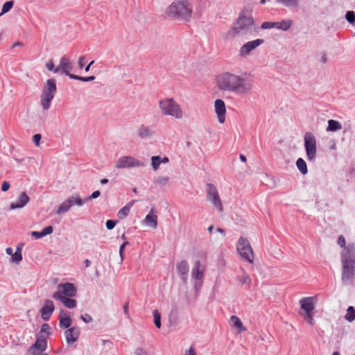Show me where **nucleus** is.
Wrapping results in <instances>:
<instances>
[{
	"label": "nucleus",
	"instance_id": "f257e3e1",
	"mask_svg": "<svg viewBox=\"0 0 355 355\" xmlns=\"http://www.w3.org/2000/svg\"><path fill=\"white\" fill-rule=\"evenodd\" d=\"M216 81L220 90L239 96L250 95L254 87V80L247 73L225 71L217 77Z\"/></svg>",
	"mask_w": 355,
	"mask_h": 355
},
{
	"label": "nucleus",
	"instance_id": "f03ea898",
	"mask_svg": "<svg viewBox=\"0 0 355 355\" xmlns=\"http://www.w3.org/2000/svg\"><path fill=\"white\" fill-rule=\"evenodd\" d=\"M337 244L343 248L340 253L342 282L344 285L353 284L355 280V245L352 243L346 245L343 235L338 236Z\"/></svg>",
	"mask_w": 355,
	"mask_h": 355
},
{
	"label": "nucleus",
	"instance_id": "7ed1b4c3",
	"mask_svg": "<svg viewBox=\"0 0 355 355\" xmlns=\"http://www.w3.org/2000/svg\"><path fill=\"white\" fill-rule=\"evenodd\" d=\"M193 6L189 0H174L166 8L168 17L189 21L192 17Z\"/></svg>",
	"mask_w": 355,
	"mask_h": 355
},
{
	"label": "nucleus",
	"instance_id": "20e7f679",
	"mask_svg": "<svg viewBox=\"0 0 355 355\" xmlns=\"http://www.w3.org/2000/svg\"><path fill=\"white\" fill-rule=\"evenodd\" d=\"M257 27L252 17L240 15L234 26L224 34L226 40L235 37L238 35L253 33Z\"/></svg>",
	"mask_w": 355,
	"mask_h": 355
},
{
	"label": "nucleus",
	"instance_id": "39448f33",
	"mask_svg": "<svg viewBox=\"0 0 355 355\" xmlns=\"http://www.w3.org/2000/svg\"><path fill=\"white\" fill-rule=\"evenodd\" d=\"M159 107L164 115H168L180 119L183 114L180 105L173 98H166L159 102Z\"/></svg>",
	"mask_w": 355,
	"mask_h": 355
},
{
	"label": "nucleus",
	"instance_id": "423d86ee",
	"mask_svg": "<svg viewBox=\"0 0 355 355\" xmlns=\"http://www.w3.org/2000/svg\"><path fill=\"white\" fill-rule=\"evenodd\" d=\"M236 249L239 254L245 260L250 263H253L254 252L248 239L243 236L240 237L237 242Z\"/></svg>",
	"mask_w": 355,
	"mask_h": 355
},
{
	"label": "nucleus",
	"instance_id": "0eeeda50",
	"mask_svg": "<svg viewBox=\"0 0 355 355\" xmlns=\"http://www.w3.org/2000/svg\"><path fill=\"white\" fill-rule=\"evenodd\" d=\"M304 139L307 159L310 162H314L317 152L315 137L313 133L307 132L304 135Z\"/></svg>",
	"mask_w": 355,
	"mask_h": 355
},
{
	"label": "nucleus",
	"instance_id": "6e6552de",
	"mask_svg": "<svg viewBox=\"0 0 355 355\" xmlns=\"http://www.w3.org/2000/svg\"><path fill=\"white\" fill-rule=\"evenodd\" d=\"M144 163L132 156L120 157L115 163L114 167L118 169L144 167Z\"/></svg>",
	"mask_w": 355,
	"mask_h": 355
},
{
	"label": "nucleus",
	"instance_id": "1a4fd4ad",
	"mask_svg": "<svg viewBox=\"0 0 355 355\" xmlns=\"http://www.w3.org/2000/svg\"><path fill=\"white\" fill-rule=\"evenodd\" d=\"M207 200L211 202V204L220 211H223V207L218 192L216 187L211 184L207 183Z\"/></svg>",
	"mask_w": 355,
	"mask_h": 355
},
{
	"label": "nucleus",
	"instance_id": "9d476101",
	"mask_svg": "<svg viewBox=\"0 0 355 355\" xmlns=\"http://www.w3.org/2000/svg\"><path fill=\"white\" fill-rule=\"evenodd\" d=\"M85 202V200L80 198L79 196H69L66 200H64L58 207V210L56 211V214L58 215L63 214L71 209V207L76 205L79 207L83 205V204Z\"/></svg>",
	"mask_w": 355,
	"mask_h": 355
},
{
	"label": "nucleus",
	"instance_id": "9b49d317",
	"mask_svg": "<svg viewBox=\"0 0 355 355\" xmlns=\"http://www.w3.org/2000/svg\"><path fill=\"white\" fill-rule=\"evenodd\" d=\"M293 21L291 19H284L281 21H265L262 23L261 28L262 29L277 28L284 31H288L292 26Z\"/></svg>",
	"mask_w": 355,
	"mask_h": 355
},
{
	"label": "nucleus",
	"instance_id": "f8f14e48",
	"mask_svg": "<svg viewBox=\"0 0 355 355\" xmlns=\"http://www.w3.org/2000/svg\"><path fill=\"white\" fill-rule=\"evenodd\" d=\"M72 69L73 64L70 59L67 57L63 56L60 58L58 66L55 67V69H54V73L64 74L70 78L71 75H73L70 73Z\"/></svg>",
	"mask_w": 355,
	"mask_h": 355
},
{
	"label": "nucleus",
	"instance_id": "ddd939ff",
	"mask_svg": "<svg viewBox=\"0 0 355 355\" xmlns=\"http://www.w3.org/2000/svg\"><path fill=\"white\" fill-rule=\"evenodd\" d=\"M264 42L263 39H257L244 44L239 50L240 57L244 58L248 55L254 49Z\"/></svg>",
	"mask_w": 355,
	"mask_h": 355
},
{
	"label": "nucleus",
	"instance_id": "4468645a",
	"mask_svg": "<svg viewBox=\"0 0 355 355\" xmlns=\"http://www.w3.org/2000/svg\"><path fill=\"white\" fill-rule=\"evenodd\" d=\"M77 290L71 283H62L58 286V291L54 293H60L65 297H72L76 295Z\"/></svg>",
	"mask_w": 355,
	"mask_h": 355
},
{
	"label": "nucleus",
	"instance_id": "2eb2a0df",
	"mask_svg": "<svg viewBox=\"0 0 355 355\" xmlns=\"http://www.w3.org/2000/svg\"><path fill=\"white\" fill-rule=\"evenodd\" d=\"M47 347L46 338L42 335H38L35 343L30 347L28 352L37 355L36 350L44 351Z\"/></svg>",
	"mask_w": 355,
	"mask_h": 355
},
{
	"label": "nucleus",
	"instance_id": "dca6fc26",
	"mask_svg": "<svg viewBox=\"0 0 355 355\" xmlns=\"http://www.w3.org/2000/svg\"><path fill=\"white\" fill-rule=\"evenodd\" d=\"M214 108L218 122L223 123L225 121L226 114V107L224 101L221 99L216 100L214 102Z\"/></svg>",
	"mask_w": 355,
	"mask_h": 355
},
{
	"label": "nucleus",
	"instance_id": "f3484780",
	"mask_svg": "<svg viewBox=\"0 0 355 355\" xmlns=\"http://www.w3.org/2000/svg\"><path fill=\"white\" fill-rule=\"evenodd\" d=\"M55 309L53 302L51 300H46L44 304L40 310L41 317L45 320L48 321Z\"/></svg>",
	"mask_w": 355,
	"mask_h": 355
},
{
	"label": "nucleus",
	"instance_id": "a211bd4d",
	"mask_svg": "<svg viewBox=\"0 0 355 355\" xmlns=\"http://www.w3.org/2000/svg\"><path fill=\"white\" fill-rule=\"evenodd\" d=\"M315 297H306L300 300L301 309L305 312H313L315 309Z\"/></svg>",
	"mask_w": 355,
	"mask_h": 355
},
{
	"label": "nucleus",
	"instance_id": "6ab92c4d",
	"mask_svg": "<svg viewBox=\"0 0 355 355\" xmlns=\"http://www.w3.org/2000/svg\"><path fill=\"white\" fill-rule=\"evenodd\" d=\"M80 328L73 327L67 329L64 332L65 338L68 344H72L76 342L80 336Z\"/></svg>",
	"mask_w": 355,
	"mask_h": 355
},
{
	"label": "nucleus",
	"instance_id": "aec40b11",
	"mask_svg": "<svg viewBox=\"0 0 355 355\" xmlns=\"http://www.w3.org/2000/svg\"><path fill=\"white\" fill-rule=\"evenodd\" d=\"M52 297L55 300L61 301L64 306L68 309H73L77 305L76 300L71 299L69 297H65L60 293H53Z\"/></svg>",
	"mask_w": 355,
	"mask_h": 355
},
{
	"label": "nucleus",
	"instance_id": "412c9836",
	"mask_svg": "<svg viewBox=\"0 0 355 355\" xmlns=\"http://www.w3.org/2000/svg\"><path fill=\"white\" fill-rule=\"evenodd\" d=\"M30 198L26 192H21L18 197L17 201L16 202H12L10 205V209H15L23 208L26 206L29 202Z\"/></svg>",
	"mask_w": 355,
	"mask_h": 355
},
{
	"label": "nucleus",
	"instance_id": "4be33fe9",
	"mask_svg": "<svg viewBox=\"0 0 355 355\" xmlns=\"http://www.w3.org/2000/svg\"><path fill=\"white\" fill-rule=\"evenodd\" d=\"M205 266L200 263V261H196L191 270V277L195 280H201L203 278Z\"/></svg>",
	"mask_w": 355,
	"mask_h": 355
},
{
	"label": "nucleus",
	"instance_id": "5701e85b",
	"mask_svg": "<svg viewBox=\"0 0 355 355\" xmlns=\"http://www.w3.org/2000/svg\"><path fill=\"white\" fill-rule=\"evenodd\" d=\"M58 319L59 326L62 329H67L71 325L72 320L64 310L60 311Z\"/></svg>",
	"mask_w": 355,
	"mask_h": 355
},
{
	"label": "nucleus",
	"instance_id": "b1692460",
	"mask_svg": "<svg viewBox=\"0 0 355 355\" xmlns=\"http://www.w3.org/2000/svg\"><path fill=\"white\" fill-rule=\"evenodd\" d=\"M144 223L153 227L156 228L157 226V216L155 214V209L152 207L148 214L146 215Z\"/></svg>",
	"mask_w": 355,
	"mask_h": 355
},
{
	"label": "nucleus",
	"instance_id": "393cba45",
	"mask_svg": "<svg viewBox=\"0 0 355 355\" xmlns=\"http://www.w3.org/2000/svg\"><path fill=\"white\" fill-rule=\"evenodd\" d=\"M178 272L182 276V279L186 281L187 275L189 270V263L185 260H182L176 265Z\"/></svg>",
	"mask_w": 355,
	"mask_h": 355
},
{
	"label": "nucleus",
	"instance_id": "a878e982",
	"mask_svg": "<svg viewBox=\"0 0 355 355\" xmlns=\"http://www.w3.org/2000/svg\"><path fill=\"white\" fill-rule=\"evenodd\" d=\"M138 136L141 139H148L154 135L152 127L141 125L137 131Z\"/></svg>",
	"mask_w": 355,
	"mask_h": 355
},
{
	"label": "nucleus",
	"instance_id": "bb28decb",
	"mask_svg": "<svg viewBox=\"0 0 355 355\" xmlns=\"http://www.w3.org/2000/svg\"><path fill=\"white\" fill-rule=\"evenodd\" d=\"M136 200H132L127 203V205H125L123 208H121L117 213L118 218L119 219H123L127 217L130 214L131 207L136 202Z\"/></svg>",
	"mask_w": 355,
	"mask_h": 355
},
{
	"label": "nucleus",
	"instance_id": "cd10ccee",
	"mask_svg": "<svg viewBox=\"0 0 355 355\" xmlns=\"http://www.w3.org/2000/svg\"><path fill=\"white\" fill-rule=\"evenodd\" d=\"M56 90L57 87L55 80L54 79H48L42 92L55 95Z\"/></svg>",
	"mask_w": 355,
	"mask_h": 355
},
{
	"label": "nucleus",
	"instance_id": "c85d7f7f",
	"mask_svg": "<svg viewBox=\"0 0 355 355\" xmlns=\"http://www.w3.org/2000/svg\"><path fill=\"white\" fill-rule=\"evenodd\" d=\"M275 1L287 8H297L300 4L299 0H275Z\"/></svg>",
	"mask_w": 355,
	"mask_h": 355
},
{
	"label": "nucleus",
	"instance_id": "c756f323",
	"mask_svg": "<svg viewBox=\"0 0 355 355\" xmlns=\"http://www.w3.org/2000/svg\"><path fill=\"white\" fill-rule=\"evenodd\" d=\"M342 128V125L340 122L330 119L328 121V126L327 131H337Z\"/></svg>",
	"mask_w": 355,
	"mask_h": 355
},
{
	"label": "nucleus",
	"instance_id": "7c9ffc66",
	"mask_svg": "<svg viewBox=\"0 0 355 355\" xmlns=\"http://www.w3.org/2000/svg\"><path fill=\"white\" fill-rule=\"evenodd\" d=\"M296 166L302 174L305 175L307 173V166L305 161L302 158L297 159L296 162Z\"/></svg>",
	"mask_w": 355,
	"mask_h": 355
},
{
	"label": "nucleus",
	"instance_id": "2f4dec72",
	"mask_svg": "<svg viewBox=\"0 0 355 355\" xmlns=\"http://www.w3.org/2000/svg\"><path fill=\"white\" fill-rule=\"evenodd\" d=\"M231 321L232 322L234 326L236 327L240 331H246V328L244 327L241 320L237 316L232 315Z\"/></svg>",
	"mask_w": 355,
	"mask_h": 355
},
{
	"label": "nucleus",
	"instance_id": "473e14b6",
	"mask_svg": "<svg viewBox=\"0 0 355 355\" xmlns=\"http://www.w3.org/2000/svg\"><path fill=\"white\" fill-rule=\"evenodd\" d=\"M345 319L349 322H352L355 320V309L354 306H350L347 308Z\"/></svg>",
	"mask_w": 355,
	"mask_h": 355
},
{
	"label": "nucleus",
	"instance_id": "72a5a7b5",
	"mask_svg": "<svg viewBox=\"0 0 355 355\" xmlns=\"http://www.w3.org/2000/svg\"><path fill=\"white\" fill-rule=\"evenodd\" d=\"M12 261L19 263L22 260V254H21V247L18 245L17 249L13 254H12Z\"/></svg>",
	"mask_w": 355,
	"mask_h": 355
},
{
	"label": "nucleus",
	"instance_id": "f704fd0d",
	"mask_svg": "<svg viewBox=\"0 0 355 355\" xmlns=\"http://www.w3.org/2000/svg\"><path fill=\"white\" fill-rule=\"evenodd\" d=\"M161 164V157L160 156H152L151 157V165L154 171H157Z\"/></svg>",
	"mask_w": 355,
	"mask_h": 355
},
{
	"label": "nucleus",
	"instance_id": "c9c22d12",
	"mask_svg": "<svg viewBox=\"0 0 355 355\" xmlns=\"http://www.w3.org/2000/svg\"><path fill=\"white\" fill-rule=\"evenodd\" d=\"M300 314L304 316V319L311 326H313L315 324V321L313 319V311L300 313Z\"/></svg>",
	"mask_w": 355,
	"mask_h": 355
},
{
	"label": "nucleus",
	"instance_id": "e433bc0d",
	"mask_svg": "<svg viewBox=\"0 0 355 355\" xmlns=\"http://www.w3.org/2000/svg\"><path fill=\"white\" fill-rule=\"evenodd\" d=\"M70 78L73 80H78L83 82H89L94 80L95 79V76H91L88 77H83L77 75H71Z\"/></svg>",
	"mask_w": 355,
	"mask_h": 355
},
{
	"label": "nucleus",
	"instance_id": "4c0bfd02",
	"mask_svg": "<svg viewBox=\"0 0 355 355\" xmlns=\"http://www.w3.org/2000/svg\"><path fill=\"white\" fill-rule=\"evenodd\" d=\"M53 99L40 98V104L43 110H47L51 107V103Z\"/></svg>",
	"mask_w": 355,
	"mask_h": 355
},
{
	"label": "nucleus",
	"instance_id": "58836bf2",
	"mask_svg": "<svg viewBox=\"0 0 355 355\" xmlns=\"http://www.w3.org/2000/svg\"><path fill=\"white\" fill-rule=\"evenodd\" d=\"M154 323L157 328L161 327V315L157 310L153 311Z\"/></svg>",
	"mask_w": 355,
	"mask_h": 355
},
{
	"label": "nucleus",
	"instance_id": "ea45409f",
	"mask_svg": "<svg viewBox=\"0 0 355 355\" xmlns=\"http://www.w3.org/2000/svg\"><path fill=\"white\" fill-rule=\"evenodd\" d=\"M169 181V178L166 176H158L155 180V182L159 184L161 186H165L168 184Z\"/></svg>",
	"mask_w": 355,
	"mask_h": 355
},
{
	"label": "nucleus",
	"instance_id": "a19ab883",
	"mask_svg": "<svg viewBox=\"0 0 355 355\" xmlns=\"http://www.w3.org/2000/svg\"><path fill=\"white\" fill-rule=\"evenodd\" d=\"M13 5H14V1H6L3 5L1 14H4V13L8 12L13 7Z\"/></svg>",
	"mask_w": 355,
	"mask_h": 355
},
{
	"label": "nucleus",
	"instance_id": "79ce46f5",
	"mask_svg": "<svg viewBox=\"0 0 355 355\" xmlns=\"http://www.w3.org/2000/svg\"><path fill=\"white\" fill-rule=\"evenodd\" d=\"M345 18L349 24L352 25L355 24V13L354 11H347Z\"/></svg>",
	"mask_w": 355,
	"mask_h": 355
},
{
	"label": "nucleus",
	"instance_id": "37998d69",
	"mask_svg": "<svg viewBox=\"0 0 355 355\" xmlns=\"http://www.w3.org/2000/svg\"><path fill=\"white\" fill-rule=\"evenodd\" d=\"M238 280L241 285H243L244 284H246V283L251 282V279L250 278L249 275H247V273L245 272H243V275L241 277H239Z\"/></svg>",
	"mask_w": 355,
	"mask_h": 355
},
{
	"label": "nucleus",
	"instance_id": "c03bdc74",
	"mask_svg": "<svg viewBox=\"0 0 355 355\" xmlns=\"http://www.w3.org/2000/svg\"><path fill=\"white\" fill-rule=\"evenodd\" d=\"M42 333L45 334L46 336L51 334V327L49 324L44 323L42 324L40 335H42L41 334Z\"/></svg>",
	"mask_w": 355,
	"mask_h": 355
},
{
	"label": "nucleus",
	"instance_id": "a18cd8bd",
	"mask_svg": "<svg viewBox=\"0 0 355 355\" xmlns=\"http://www.w3.org/2000/svg\"><path fill=\"white\" fill-rule=\"evenodd\" d=\"M118 223L117 220H107L105 225L107 230H112L116 223Z\"/></svg>",
	"mask_w": 355,
	"mask_h": 355
},
{
	"label": "nucleus",
	"instance_id": "49530a36",
	"mask_svg": "<svg viewBox=\"0 0 355 355\" xmlns=\"http://www.w3.org/2000/svg\"><path fill=\"white\" fill-rule=\"evenodd\" d=\"M80 319L82 320H83L85 323H89V322H92V320H93L92 317L88 313L81 315Z\"/></svg>",
	"mask_w": 355,
	"mask_h": 355
},
{
	"label": "nucleus",
	"instance_id": "de8ad7c7",
	"mask_svg": "<svg viewBox=\"0 0 355 355\" xmlns=\"http://www.w3.org/2000/svg\"><path fill=\"white\" fill-rule=\"evenodd\" d=\"M184 355H197L195 347L191 345L188 349L185 350Z\"/></svg>",
	"mask_w": 355,
	"mask_h": 355
},
{
	"label": "nucleus",
	"instance_id": "09e8293b",
	"mask_svg": "<svg viewBox=\"0 0 355 355\" xmlns=\"http://www.w3.org/2000/svg\"><path fill=\"white\" fill-rule=\"evenodd\" d=\"M85 57L83 56V55H81L78 58V67L79 69H83V67L85 66Z\"/></svg>",
	"mask_w": 355,
	"mask_h": 355
},
{
	"label": "nucleus",
	"instance_id": "8fccbe9b",
	"mask_svg": "<svg viewBox=\"0 0 355 355\" xmlns=\"http://www.w3.org/2000/svg\"><path fill=\"white\" fill-rule=\"evenodd\" d=\"M53 227L49 225V226H47L46 227H44L42 231L44 234V236H46L48 234H50L53 232Z\"/></svg>",
	"mask_w": 355,
	"mask_h": 355
},
{
	"label": "nucleus",
	"instance_id": "3c124183",
	"mask_svg": "<svg viewBox=\"0 0 355 355\" xmlns=\"http://www.w3.org/2000/svg\"><path fill=\"white\" fill-rule=\"evenodd\" d=\"M101 195V193L99 191H94L91 196H89L87 198L84 199L85 202L88 200H92L98 198Z\"/></svg>",
	"mask_w": 355,
	"mask_h": 355
},
{
	"label": "nucleus",
	"instance_id": "603ef678",
	"mask_svg": "<svg viewBox=\"0 0 355 355\" xmlns=\"http://www.w3.org/2000/svg\"><path fill=\"white\" fill-rule=\"evenodd\" d=\"M41 138H42V137L40 134H36V135H33V141L37 146H38L40 145V141L41 140Z\"/></svg>",
	"mask_w": 355,
	"mask_h": 355
},
{
	"label": "nucleus",
	"instance_id": "864d4df0",
	"mask_svg": "<svg viewBox=\"0 0 355 355\" xmlns=\"http://www.w3.org/2000/svg\"><path fill=\"white\" fill-rule=\"evenodd\" d=\"M31 235L35 238V239H40V238H42L44 236H45L42 232V231L41 232H36V231H34V232H31Z\"/></svg>",
	"mask_w": 355,
	"mask_h": 355
},
{
	"label": "nucleus",
	"instance_id": "5fc2aeb1",
	"mask_svg": "<svg viewBox=\"0 0 355 355\" xmlns=\"http://www.w3.org/2000/svg\"><path fill=\"white\" fill-rule=\"evenodd\" d=\"M10 183L7 181H4L2 182V184H1V191L5 192V191H7L9 188H10Z\"/></svg>",
	"mask_w": 355,
	"mask_h": 355
},
{
	"label": "nucleus",
	"instance_id": "6e6d98bb",
	"mask_svg": "<svg viewBox=\"0 0 355 355\" xmlns=\"http://www.w3.org/2000/svg\"><path fill=\"white\" fill-rule=\"evenodd\" d=\"M46 67L49 71H53L54 72V69H55V67L54 66V63L53 60H49L46 64Z\"/></svg>",
	"mask_w": 355,
	"mask_h": 355
},
{
	"label": "nucleus",
	"instance_id": "4d7b16f0",
	"mask_svg": "<svg viewBox=\"0 0 355 355\" xmlns=\"http://www.w3.org/2000/svg\"><path fill=\"white\" fill-rule=\"evenodd\" d=\"M54 96H55V95H54V94H49V93H46V92H42V94H41L40 98H49V99H53Z\"/></svg>",
	"mask_w": 355,
	"mask_h": 355
},
{
	"label": "nucleus",
	"instance_id": "13d9d810",
	"mask_svg": "<svg viewBox=\"0 0 355 355\" xmlns=\"http://www.w3.org/2000/svg\"><path fill=\"white\" fill-rule=\"evenodd\" d=\"M135 355H148V354L144 349L139 348L135 351Z\"/></svg>",
	"mask_w": 355,
	"mask_h": 355
},
{
	"label": "nucleus",
	"instance_id": "bf43d9fd",
	"mask_svg": "<svg viewBox=\"0 0 355 355\" xmlns=\"http://www.w3.org/2000/svg\"><path fill=\"white\" fill-rule=\"evenodd\" d=\"M123 312L125 314L126 317L129 318L130 315L128 313V303L125 304L123 306Z\"/></svg>",
	"mask_w": 355,
	"mask_h": 355
},
{
	"label": "nucleus",
	"instance_id": "052dcab7",
	"mask_svg": "<svg viewBox=\"0 0 355 355\" xmlns=\"http://www.w3.org/2000/svg\"><path fill=\"white\" fill-rule=\"evenodd\" d=\"M128 242L125 241V242H123V243L121 245V246H120V248H119V254H120V255H121V257H122V254H123V248H125V246L126 245H128Z\"/></svg>",
	"mask_w": 355,
	"mask_h": 355
},
{
	"label": "nucleus",
	"instance_id": "680f3d73",
	"mask_svg": "<svg viewBox=\"0 0 355 355\" xmlns=\"http://www.w3.org/2000/svg\"><path fill=\"white\" fill-rule=\"evenodd\" d=\"M320 61L324 64H325L327 62V58L325 53H322Z\"/></svg>",
	"mask_w": 355,
	"mask_h": 355
},
{
	"label": "nucleus",
	"instance_id": "e2e57ef3",
	"mask_svg": "<svg viewBox=\"0 0 355 355\" xmlns=\"http://www.w3.org/2000/svg\"><path fill=\"white\" fill-rule=\"evenodd\" d=\"M169 162L167 157H161V164H166Z\"/></svg>",
	"mask_w": 355,
	"mask_h": 355
},
{
	"label": "nucleus",
	"instance_id": "0e129e2a",
	"mask_svg": "<svg viewBox=\"0 0 355 355\" xmlns=\"http://www.w3.org/2000/svg\"><path fill=\"white\" fill-rule=\"evenodd\" d=\"M94 63V60L91 61L90 63L85 67V71H87V72L89 71L91 65L93 64Z\"/></svg>",
	"mask_w": 355,
	"mask_h": 355
},
{
	"label": "nucleus",
	"instance_id": "69168bd1",
	"mask_svg": "<svg viewBox=\"0 0 355 355\" xmlns=\"http://www.w3.org/2000/svg\"><path fill=\"white\" fill-rule=\"evenodd\" d=\"M84 263L85 265V267L88 268L91 266V261L89 259H85L84 261Z\"/></svg>",
	"mask_w": 355,
	"mask_h": 355
},
{
	"label": "nucleus",
	"instance_id": "338daca9",
	"mask_svg": "<svg viewBox=\"0 0 355 355\" xmlns=\"http://www.w3.org/2000/svg\"><path fill=\"white\" fill-rule=\"evenodd\" d=\"M216 231H217L218 232H219V233H221V234H224V235L225 234V230L224 229H222V228L218 227V228L216 229Z\"/></svg>",
	"mask_w": 355,
	"mask_h": 355
},
{
	"label": "nucleus",
	"instance_id": "774afa93",
	"mask_svg": "<svg viewBox=\"0 0 355 355\" xmlns=\"http://www.w3.org/2000/svg\"><path fill=\"white\" fill-rule=\"evenodd\" d=\"M239 158H240L241 161L243 162H245L247 160L246 157L243 155H240Z\"/></svg>",
	"mask_w": 355,
	"mask_h": 355
}]
</instances>
